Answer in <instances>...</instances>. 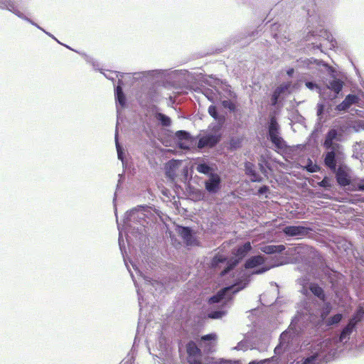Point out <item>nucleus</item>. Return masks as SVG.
<instances>
[{"label":"nucleus","mask_w":364,"mask_h":364,"mask_svg":"<svg viewBox=\"0 0 364 364\" xmlns=\"http://www.w3.org/2000/svg\"><path fill=\"white\" fill-rule=\"evenodd\" d=\"M311 230V228L302 225H288L283 228L282 232L287 237H306Z\"/></svg>","instance_id":"nucleus-4"},{"label":"nucleus","mask_w":364,"mask_h":364,"mask_svg":"<svg viewBox=\"0 0 364 364\" xmlns=\"http://www.w3.org/2000/svg\"><path fill=\"white\" fill-rule=\"evenodd\" d=\"M242 139H231L230 141V145L232 149H237L241 146Z\"/></svg>","instance_id":"nucleus-24"},{"label":"nucleus","mask_w":364,"mask_h":364,"mask_svg":"<svg viewBox=\"0 0 364 364\" xmlns=\"http://www.w3.org/2000/svg\"><path fill=\"white\" fill-rule=\"evenodd\" d=\"M208 113L215 119H218L217 108H216V107L215 105L209 106V107H208Z\"/></svg>","instance_id":"nucleus-28"},{"label":"nucleus","mask_w":364,"mask_h":364,"mask_svg":"<svg viewBox=\"0 0 364 364\" xmlns=\"http://www.w3.org/2000/svg\"><path fill=\"white\" fill-rule=\"evenodd\" d=\"M355 326L356 318H350L347 326L343 329L340 334V341L343 342L349 339V336L353 333Z\"/></svg>","instance_id":"nucleus-10"},{"label":"nucleus","mask_w":364,"mask_h":364,"mask_svg":"<svg viewBox=\"0 0 364 364\" xmlns=\"http://www.w3.org/2000/svg\"><path fill=\"white\" fill-rule=\"evenodd\" d=\"M115 143H116V148H117V154H118V158L119 159H123L122 157V148L119 145V143L118 141V139H117V133H116L115 134Z\"/></svg>","instance_id":"nucleus-30"},{"label":"nucleus","mask_w":364,"mask_h":364,"mask_svg":"<svg viewBox=\"0 0 364 364\" xmlns=\"http://www.w3.org/2000/svg\"><path fill=\"white\" fill-rule=\"evenodd\" d=\"M224 107L229 109L230 111H235L236 109L235 105L230 100H225L223 102Z\"/></svg>","instance_id":"nucleus-27"},{"label":"nucleus","mask_w":364,"mask_h":364,"mask_svg":"<svg viewBox=\"0 0 364 364\" xmlns=\"http://www.w3.org/2000/svg\"><path fill=\"white\" fill-rule=\"evenodd\" d=\"M343 318V315L341 314H336L334 316L330 317L326 321L327 326H332L333 324H336L339 323Z\"/></svg>","instance_id":"nucleus-21"},{"label":"nucleus","mask_w":364,"mask_h":364,"mask_svg":"<svg viewBox=\"0 0 364 364\" xmlns=\"http://www.w3.org/2000/svg\"><path fill=\"white\" fill-rule=\"evenodd\" d=\"M338 132L334 129H330L326 136L323 146L328 151L324 158L325 165L331 171L336 173V178L338 183L341 186H346L350 183V177L348 173V168L345 165H340L336 168V157L341 147L339 144L333 143L334 140H337Z\"/></svg>","instance_id":"nucleus-1"},{"label":"nucleus","mask_w":364,"mask_h":364,"mask_svg":"<svg viewBox=\"0 0 364 364\" xmlns=\"http://www.w3.org/2000/svg\"><path fill=\"white\" fill-rule=\"evenodd\" d=\"M267 362H269V360L266 359V360H261L260 362L252 361V362H250L249 364H264Z\"/></svg>","instance_id":"nucleus-40"},{"label":"nucleus","mask_w":364,"mask_h":364,"mask_svg":"<svg viewBox=\"0 0 364 364\" xmlns=\"http://www.w3.org/2000/svg\"><path fill=\"white\" fill-rule=\"evenodd\" d=\"M220 182L221 179L219 175L211 173L209 179L205 182V189L209 193H216L220 189Z\"/></svg>","instance_id":"nucleus-6"},{"label":"nucleus","mask_w":364,"mask_h":364,"mask_svg":"<svg viewBox=\"0 0 364 364\" xmlns=\"http://www.w3.org/2000/svg\"><path fill=\"white\" fill-rule=\"evenodd\" d=\"M187 362L189 364H203L201 361L202 352L193 341L186 344Z\"/></svg>","instance_id":"nucleus-3"},{"label":"nucleus","mask_w":364,"mask_h":364,"mask_svg":"<svg viewBox=\"0 0 364 364\" xmlns=\"http://www.w3.org/2000/svg\"><path fill=\"white\" fill-rule=\"evenodd\" d=\"M359 97L355 95H348L345 100L336 106L338 111H344L348 109L352 105L358 103Z\"/></svg>","instance_id":"nucleus-9"},{"label":"nucleus","mask_w":364,"mask_h":364,"mask_svg":"<svg viewBox=\"0 0 364 364\" xmlns=\"http://www.w3.org/2000/svg\"><path fill=\"white\" fill-rule=\"evenodd\" d=\"M250 176H252L251 180L254 182H260L262 181V177L257 174L256 172H254Z\"/></svg>","instance_id":"nucleus-36"},{"label":"nucleus","mask_w":364,"mask_h":364,"mask_svg":"<svg viewBox=\"0 0 364 364\" xmlns=\"http://www.w3.org/2000/svg\"><path fill=\"white\" fill-rule=\"evenodd\" d=\"M294 72V68H290L287 70V73L289 76H291Z\"/></svg>","instance_id":"nucleus-41"},{"label":"nucleus","mask_w":364,"mask_h":364,"mask_svg":"<svg viewBox=\"0 0 364 364\" xmlns=\"http://www.w3.org/2000/svg\"><path fill=\"white\" fill-rule=\"evenodd\" d=\"M358 188L360 191H364V178L358 183Z\"/></svg>","instance_id":"nucleus-39"},{"label":"nucleus","mask_w":364,"mask_h":364,"mask_svg":"<svg viewBox=\"0 0 364 364\" xmlns=\"http://www.w3.org/2000/svg\"><path fill=\"white\" fill-rule=\"evenodd\" d=\"M180 235L186 241L187 244H191L193 236L189 228H182Z\"/></svg>","instance_id":"nucleus-18"},{"label":"nucleus","mask_w":364,"mask_h":364,"mask_svg":"<svg viewBox=\"0 0 364 364\" xmlns=\"http://www.w3.org/2000/svg\"><path fill=\"white\" fill-rule=\"evenodd\" d=\"M328 313H329V310H328V311H326V312H323V313L321 314V318H322V319L326 318V317L327 316V315L328 314Z\"/></svg>","instance_id":"nucleus-43"},{"label":"nucleus","mask_w":364,"mask_h":364,"mask_svg":"<svg viewBox=\"0 0 364 364\" xmlns=\"http://www.w3.org/2000/svg\"><path fill=\"white\" fill-rule=\"evenodd\" d=\"M285 250L283 245H265L261 247V251L265 254L271 255L274 253H280Z\"/></svg>","instance_id":"nucleus-13"},{"label":"nucleus","mask_w":364,"mask_h":364,"mask_svg":"<svg viewBox=\"0 0 364 364\" xmlns=\"http://www.w3.org/2000/svg\"><path fill=\"white\" fill-rule=\"evenodd\" d=\"M343 82L340 79H334L328 82L327 87L332 90L336 95L340 93L343 87Z\"/></svg>","instance_id":"nucleus-14"},{"label":"nucleus","mask_w":364,"mask_h":364,"mask_svg":"<svg viewBox=\"0 0 364 364\" xmlns=\"http://www.w3.org/2000/svg\"><path fill=\"white\" fill-rule=\"evenodd\" d=\"M181 165L178 160L172 159L166 164V176L171 181H173L177 176L176 171Z\"/></svg>","instance_id":"nucleus-8"},{"label":"nucleus","mask_w":364,"mask_h":364,"mask_svg":"<svg viewBox=\"0 0 364 364\" xmlns=\"http://www.w3.org/2000/svg\"><path fill=\"white\" fill-rule=\"evenodd\" d=\"M237 262H238L237 260H235V261L229 263L228 266L221 272L220 275L222 277L225 276L227 273H228L231 269H232L237 265Z\"/></svg>","instance_id":"nucleus-25"},{"label":"nucleus","mask_w":364,"mask_h":364,"mask_svg":"<svg viewBox=\"0 0 364 364\" xmlns=\"http://www.w3.org/2000/svg\"><path fill=\"white\" fill-rule=\"evenodd\" d=\"M220 140V135L208 134L201 137L198 142V147L200 149L204 147H213Z\"/></svg>","instance_id":"nucleus-7"},{"label":"nucleus","mask_w":364,"mask_h":364,"mask_svg":"<svg viewBox=\"0 0 364 364\" xmlns=\"http://www.w3.org/2000/svg\"><path fill=\"white\" fill-rule=\"evenodd\" d=\"M176 136L180 140H188L191 137L188 132L183 130L177 131L176 132Z\"/></svg>","instance_id":"nucleus-23"},{"label":"nucleus","mask_w":364,"mask_h":364,"mask_svg":"<svg viewBox=\"0 0 364 364\" xmlns=\"http://www.w3.org/2000/svg\"><path fill=\"white\" fill-rule=\"evenodd\" d=\"M249 282L250 279L248 278H246L245 279L244 283H242V282H237L233 285L220 289V291H218V293L215 295L210 298L209 303L215 304L220 302L225 297V295L227 291H232V293L235 294L239 291L245 289L247 284L249 283Z\"/></svg>","instance_id":"nucleus-2"},{"label":"nucleus","mask_w":364,"mask_h":364,"mask_svg":"<svg viewBox=\"0 0 364 364\" xmlns=\"http://www.w3.org/2000/svg\"><path fill=\"white\" fill-rule=\"evenodd\" d=\"M318 358V354L316 353L310 357L306 358L303 364H315L316 360Z\"/></svg>","instance_id":"nucleus-29"},{"label":"nucleus","mask_w":364,"mask_h":364,"mask_svg":"<svg viewBox=\"0 0 364 364\" xmlns=\"http://www.w3.org/2000/svg\"><path fill=\"white\" fill-rule=\"evenodd\" d=\"M268 269H269V268H267V267H262L259 269L254 271L253 274H262V273L267 272Z\"/></svg>","instance_id":"nucleus-37"},{"label":"nucleus","mask_w":364,"mask_h":364,"mask_svg":"<svg viewBox=\"0 0 364 364\" xmlns=\"http://www.w3.org/2000/svg\"><path fill=\"white\" fill-rule=\"evenodd\" d=\"M155 117L157 120L160 121L162 126L168 127L171 125V119L166 115L159 112L155 114Z\"/></svg>","instance_id":"nucleus-17"},{"label":"nucleus","mask_w":364,"mask_h":364,"mask_svg":"<svg viewBox=\"0 0 364 364\" xmlns=\"http://www.w3.org/2000/svg\"><path fill=\"white\" fill-rule=\"evenodd\" d=\"M115 99L122 107L125 105L126 97L120 85H117L115 89Z\"/></svg>","instance_id":"nucleus-15"},{"label":"nucleus","mask_w":364,"mask_h":364,"mask_svg":"<svg viewBox=\"0 0 364 364\" xmlns=\"http://www.w3.org/2000/svg\"><path fill=\"white\" fill-rule=\"evenodd\" d=\"M306 85L309 87V88H311L312 89L314 86V84L313 82H308L306 83Z\"/></svg>","instance_id":"nucleus-42"},{"label":"nucleus","mask_w":364,"mask_h":364,"mask_svg":"<svg viewBox=\"0 0 364 364\" xmlns=\"http://www.w3.org/2000/svg\"><path fill=\"white\" fill-rule=\"evenodd\" d=\"M306 169L308 171L314 173L316 172L319 169V168L317 165L309 164L306 166Z\"/></svg>","instance_id":"nucleus-35"},{"label":"nucleus","mask_w":364,"mask_h":364,"mask_svg":"<svg viewBox=\"0 0 364 364\" xmlns=\"http://www.w3.org/2000/svg\"><path fill=\"white\" fill-rule=\"evenodd\" d=\"M216 338V335L214 333H210L205 335L201 337V340L203 341H210V340H215Z\"/></svg>","instance_id":"nucleus-34"},{"label":"nucleus","mask_w":364,"mask_h":364,"mask_svg":"<svg viewBox=\"0 0 364 364\" xmlns=\"http://www.w3.org/2000/svg\"><path fill=\"white\" fill-rule=\"evenodd\" d=\"M269 136L271 141L277 147H283V139L278 135V127L275 119L273 118L269 127Z\"/></svg>","instance_id":"nucleus-5"},{"label":"nucleus","mask_w":364,"mask_h":364,"mask_svg":"<svg viewBox=\"0 0 364 364\" xmlns=\"http://www.w3.org/2000/svg\"><path fill=\"white\" fill-rule=\"evenodd\" d=\"M196 170L199 173L208 174L211 171L212 168L206 164H200L197 166Z\"/></svg>","instance_id":"nucleus-22"},{"label":"nucleus","mask_w":364,"mask_h":364,"mask_svg":"<svg viewBox=\"0 0 364 364\" xmlns=\"http://www.w3.org/2000/svg\"><path fill=\"white\" fill-rule=\"evenodd\" d=\"M282 92H283L282 87H277V89H275V90L274 91V92L272 95V98H271L272 105L275 106L277 104L278 99Z\"/></svg>","instance_id":"nucleus-20"},{"label":"nucleus","mask_w":364,"mask_h":364,"mask_svg":"<svg viewBox=\"0 0 364 364\" xmlns=\"http://www.w3.org/2000/svg\"><path fill=\"white\" fill-rule=\"evenodd\" d=\"M227 260V258L223 255H215L211 260V267H217L220 263L225 262Z\"/></svg>","instance_id":"nucleus-19"},{"label":"nucleus","mask_w":364,"mask_h":364,"mask_svg":"<svg viewBox=\"0 0 364 364\" xmlns=\"http://www.w3.org/2000/svg\"><path fill=\"white\" fill-rule=\"evenodd\" d=\"M309 290L312 294L317 296L320 300L325 301L326 295L323 289L316 283H311L309 287Z\"/></svg>","instance_id":"nucleus-12"},{"label":"nucleus","mask_w":364,"mask_h":364,"mask_svg":"<svg viewBox=\"0 0 364 364\" xmlns=\"http://www.w3.org/2000/svg\"><path fill=\"white\" fill-rule=\"evenodd\" d=\"M264 258L261 255L254 256L248 259L245 264L246 269H252L264 263Z\"/></svg>","instance_id":"nucleus-11"},{"label":"nucleus","mask_w":364,"mask_h":364,"mask_svg":"<svg viewBox=\"0 0 364 364\" xmlns=\"http://www.w3.org/2000/svg\"><path fill=\"white\" fill-rule=\"evenodd\" d=\"M318 185L321 187L328 188L331 187V183L328 178L324 177V178L318 183Z\"/></svg>","instance_id":"nucleus-31"},{"label":"nucleus","mask_w":364,"mask_h":364,"mask_svg":"<svg viewBox=\"0 0 364 364\" xmlns=\"http://www.w3.org/2000/svg\"><path fill=\"white\" fill-rule=\"evenodd\" d=\"M364 315V309H363V307H360L355 314L351 318H356V324L360 321L363 316Z\"/></svg>","instance_id":"nucleus-26"},{"label":"nucleus","mask_w":364,"mask_h":364,"mask_svg":"<svg viewBox=\"0 0 364 364\" xmlns=\"http://www.w3.org/2000/svg\"><path fill=\"white\" fill-rule=\"evenodd\" d=\"M223 315V313L220 311H215L213 312H211L208 314V317L210 318H221Z\"/></svg>","instance_id":"nucleus-33"},{"label":"nucleus","mask_w":364,"mask_h":364,"mask_svg":"<svg viewBox=\"0 0 364 364\" xmlns=\"http://www.w3.org/2000/svg\"><path fill=\"white\" fill-rule=\"evenodd\" d=\"M252 249L250 242H245L243 245L239 247L236 252V255L240 257H245Z\"/></svg>","instance_id":"nucleus-16"},{"label":"nucleus","mask_w":364,"mask_h":364,"mask_svg":"<svg viewBox=\"0 0 364 364\" xmlns=\"http://www.w3.org/2000/svg\"><path fill=\"white\" fill-rule=\"evenodd\" d=\"M269 191V188L268 186H263L262 187L259 188V189L258 190V193L259 195L261 194H263V193H265L266 192H267Z\"/></svg>","instance_id":"nucleus-38"},{"label":"nucleus","mask_w":364,"mask_h":364,"mask_svg":"<svg viewBox=\"0 0 364 364\" xmlns=\"http://www.w3.org/2000/svg\"><path fill=\"white\" fill-rule=\"evenodd\" d=\"M253 164L250 162L245 163V167L247 174L251 175L252 173L255 172L253 169Z\"/></svg>","instance_id":"nucleus-32"}]
</instances>
